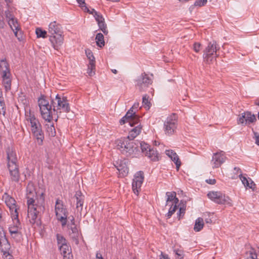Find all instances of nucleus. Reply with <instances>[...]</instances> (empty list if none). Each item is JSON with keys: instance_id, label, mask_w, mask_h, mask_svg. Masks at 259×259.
<instances>
[{"instance_id": "f257e3e1", "label": "nucleus", "mask_w": 259, "mask_h": 259, "mask_svg": "<svg viewBox=\"0 0 259 259\" xmlns=\"http://www.w3.org/2000/svg\"><path fill=\"white\" fill-rule=\"evenodd\" d=\"M26 198L28 207L27 217L32 224L36 222L39 214L45 211V195L43 192L36 191L34 184L29 182L26 187Z\"/></svg>"}, {"instance_id": "f03ea898", "label": "nucleus", "mask_w": 259, "mask_h": 259, "mask_svg": "<svg viewBox=\"0 0 259 259\" xmlns=\"http://www.w3.org/2000/svg\"><path fill=\"white\" fill-rule=\"evenodd\" d=\"M48 32L50 34L49 40L52 47L55 50H59L64 40L61 25L56 21L52 22L49 25Z\"/></svg>"}, {"instance_id": "7ed1b4c3", "label": "nucleus", "mask_w": 259, "mask_h": 259, "mask_svg": "<svg viewBox=\"0 0 259 259\" xmlns=\"http://www.w3.org/2000/svg\"><path fill=\"white\" fill-rule=\"evenodd\" d=\"M117 148L120 152L126 155H131L135 151H138V145L134 141L128 138H121L116 141Z\"/></svg>"}, {"instance_id": "20e7f679", "label": "nucleus", "mask_w": 259, "mask_h": 259, "mask_svg": "<svg viewBox=\"0 0 259 259\" xmlns=\"http://www.w3.org/2000/svg\"><path fill=\"white\" fill-rule=\"evenodd\" d=\"M220 49V46L215 41H210L203 50V58L206 64H211L219 56L217 52Z\"/></svg>"}, {"instance_id": "39448f33", "label": "nucleus", "mask_w": 259, "mask_h": 259, "mask_svg": "<svg viewBox=\"0 0 259 259\" xmlns=\"http://www.w3.org/2000/svg\"><path fill=\"white\" fill-rule=\"evenodd\" d=\"M38 103L42 118L48 122L53 119L52 104H49L46 97L41 95L38 99Z\"/></svg>"}, {"instance_id": "423d86ee", "label": "nucleus", "mask_w": 259, "mask_h": 259, "mask_svg": "<svg viewBox=\"0 0 259 259\" xmlns=\"http://www.w3.org/2000/svg\"><path fill=\"white\" fill-rule=\"evenodd\" d=\"M53 110L54 112H66L70 111V106L67 98L61 97L58 94L56 96L55 99L52 100Z\"/></svg>"}, {"instance_id": "0eeeda50", "label": "nucleus", "mask_w": 259, "mask_h": 259, "mask_svg": "<svg viewBox=\"0 0 259 259\" xmlns=\"http://www.w3.org/2000/svg\"><path fill=\"white\" fill-rule=\"evenodd\" d=\"M55 210L57 219L61 222L62 226L64 227L67 224L68 211L62 200L59 199L56 200Z\"/></svg>"}, {"instance_id": "6e6552de", "label": "nucleus", "mask_w": 259, "mask_h": 259, "mask_svg": "<svg viewBox=\"0 0 259 259\" xmlns=\"http://www.w3.org/2000/svg\"><path fill=\"white\" fill-rule=\"evenodd\" d=\"M178 126V118L175 114L168 116L164 122L163 130L166 135L174 134Z\"/></svg>"}, {"instance_id": "1a4fd4ad", "label": "nucleus", "mask_w": 259, "mask_h": 259, "mask_svg": "<svg viewBox=\"0 0 259 259\" xmlns=\"http://www.w3.org/2000/svg\"><path fill=\"white\" fill-rule=\"evenodd\" d=\"M208 197L212 201L219 204H226L232 206V201L229 196H226L220 191H210L207 194Z\"/></svg>"}, {"instance_id": "9d476101", "label": "nucleus", "mask_w": 259, "mask_h": 259, "mask_svg": "<svg viewBox=\"0 0 259 259\" xmlns=\"http://www.w3.org/2000/svg\"><path fill=\"white\" fill-rule=\"evenodd\" d=\"M152 77L144 72L136 79V87L140 92H144L152 83Z\"/></svg>"}, {"instance_id": "9b49d317", "label": "nucleus", "mask_w": 259, "mask_h": 259, "mask_svg": "<svg viewBox=\"0 0 259 259\" xmlns=\"http://www.w3.org/2000/svg\"><path fill=\"white\" fill-rule=\"evenodd\" d=\"M2 199L9 208L11 217L18 215L19 207L17 206L15 199L7 193H5L2 196Z\"/></svg>"}, {"instance_id": "f8f14e48", "label": "nucleus", "mask_w": 259, "mask_h": 259, "mask_svg": "<svg viewBox=\"0 0 259 259\" xmlns=\"http://www.w3.org/2000/svg\"><path fill=\"white\" fill-rule=\"evenodd\" d=\"M139 117L135 114V112L133 110V108H131L126 114L119 120V123L121 125L128 123L131 126H134L136 124L139 123Z\"/></svg>"}, {"instance_id": "ddd939ff", "label": "nucleus", "mask_w": 259, "mask_h": 259, "mask_svg": "<svg viewBox=\"0 0 259 259\" xmlns=\"http://www.w3.org/2000/svg\"><path fill=\"white\" fill-rule=\"evenodd\" d=\"M10 244L9 243L5 233L3 230L0 231V249L5 255V259H11L9 251L10 249Z\"/></svg>"}, {"instance_id": "4468645a", "label": "nucleus", "mask_w": 259, "mask_h": 259, "mask_svg": "<svg viewBox=\"0 0 259 259\" xmlns=\"http://www.w3.org/2000/svg\"><path fill=\"white\" fill-rule=\"evenodd\" d=\"M144 179V173L142 171H139L135 175L132 183V188L135 194L138 195L141 190Z\"/></svg>"}, {"instance_id": "2eb2a0df", "label": "nucleus", "mask_w": 259, "mask_h": 259, "mask_svg": "<svg viewBox=\"0 0 259 259\" xmlns=\"http://www.w3.org/2000/svg\"><path fill=\"white\" fill-rule=\"evenodd\" d=\"M226 157L225 152L221 151L214 153L211 161V164L213 168H218L225 161Z\"/></svg>"}, {"instance_id": "dca6fc26", "label": "nucleus", "mask_w": 259, "mask_h": 259, "mask_svg": "<svg viewBox=\"0 0 259 259\" xmlns=\"http://www.w3.org/2000/svg\"><path fill=\"white\" fill-rule=\"evenodd\" d=\"M25 119L27 121L26 124L30 128H32L36 126H39L40 124L38 120L35 117L33 112H31L29 109L28 110H25Z\"/></svg>"}, {"instance_id": "f3484780", "label": "nucleus", "mask_w": 259, "mask_h": 259, "mask_svg": "<svg viewBox=\"0 0 259 259\" xmlns=\"http://www.w3.org/2000/svg\"><path fill=\"white\" fill-rule=\"evenodd\" d=\"M238 124H250L256 120V117L254 114H252L250 112L247 111L242 113L238 118Z\"/></svg>"}, {"instance_id": "a211bd4d", "label": "nucleus", "mask_w": 259, "mask_h": 259, "mask_svg": "<svg viewBox=\"0 0 259 259\" xmlns=\"http://www.w3.org/2000/svg\"><path fill=\"white\" fill-rule=\"evenodd\" d=\"M12 223L9 227L10 234L22 233V225L18 218V215L11 217Z\"/></svg>"}, {"instance_id": "6ab92c4d", "label": "nucleus", "mask_w": 259, "mask_h": 259, "mask_svg": "<svg viewBox=\"0 0 259 259\" xmlns=\"http://www.w3.org/2000/svg\"><path fill=\"white\" fill-rule=\"evenodd\" d=\"M8 168L11 182L12 183H18L20 178L18 165H9L8 166Z\"/></svg>"}, {"instance_id": "aec40b11", "label": "nucleus", "mask_w": 259, "mask_h": 259, "mask_svg": "<svg viewBox=\"0 0 259 259\" xmlns=\"http://www.w3.org/2000/svg\"><path fill=\"white\" fill-rule=\"evenodd\" d=\"M33 136L35 137L36 142L38 145H41L42 144L44 139V133L41 130V124L39 126H36L30 129Z\"/></svg>"}, {"instance_id": "412c9836", "label": "nucleus", "mask_w": 259, "mask_h": 259, "mask_svg": "<svg viewBox=\"0 0 259 259\" xmlns=\"http://www.w3.org/2000/svg\"><path fill=\"white\" fill-rule=\"evenodd\" d=\"M7 166L18 165L16 152L12 148H9L7 150Z\"/></svg>"}, {"instance_id": "4be33fe9", "label": "nucleus", "mask_w": 259, "mask_h": 259, "mask_svg": "<svg viewBox=\"0 0 259 259\" xmlns=\"http://www.w3.org/2000/svg\"><path fill=\"white\" fill-rule=\"evenodd\" d=\"M8 22L9 26L14 32L15 36L19 40H20V38L22 37L21 31H20V27L18 24L17 20L16 18H14L9 20Z\"/></svg>"}, {"instance_id": "5701e85b", "label": "nucleus", "mask_w": 259, "mask_h": 259, "mask_svg": "<svg viewBox=\"0 0 259 259\" xmlns=\"http://www.w3.org/2000/svg\"><path fill=\"white\" fill-rule=\"evenodd\" d=\"M59 249L61 254L63 255L64 259L73 258V256L71 254V248L68 243L60 246Z\"/></svg>"}, {"instance_id": "b1692460", "label": "nucleus", "mask_w": 259, "mask_h": 259, "mask_svg": "<svg viewBox=\"0 0 259 259\" xmlns=\"http://www.w3.org/2000/svg\"><path fill=\"white\" fill-rule=\"evenodd\" d=\"M69 229L70 230L69 233L70 238L75 242L76 244L79 243V237L80 236V233L76 226H70L68 225Z\"/></svg>"}, {"instance_id": "393cba45", "label": "nucleus", "mask_w": 259, "mask_h": 259, "mask_svg": "<svg viewBox=\"0 0 259 259\" xmlns=\"http://www.w3.org/2000/svg\"><path fill=\"white\" fill-rule=\"evenodd\" d=\"M166 154L175 162L177 170L179 169L181 162L177 154L172 150L165 151Z\"/></svg>"}, {"instance_id": "a878e982", "label": "nucleus", "mask_w": 259, "mask_h": 259, "mask_svg": "<svg viewBox=\"0 0 259 259\" xmlns=\"http://www.w3.org/2000/svg\"><path fill=\"white\" fill-rule=\"evenodd\" d=\"M76 200V207L78 211L81 212L82 210V206L84 203V196L80 191H77L75 195Z\"/></svg>"}, {"instance_id": "bb28decb", "label": "nucleus", "mask_w": 259, "mask_h": 259, "mask_svg": "<svg viewBox=\"0 0 259 259\" xmlns=\"http://www.w3.org/2000/svg\"><path fill=\"white\" fill-rule=\"evenodd\" d=\"M141 129L142 126L141 124H139V122L138 124H136L135 127L131 130V131L129 132L127 138L133 141L134 139L140 134L141 131Z\"/></svg>"}, {"instance_id": "cd10ccee", "label": "nucleus", "mask_w": 259, "mask_h": 259, "mask_svg": "<svg viewBox=\"0 0 259 259\" xmlns=\"http://www.w3.org/2000/svg\"><path fill=\"white\" fill-rule=\"evenodd\" d=\"M11 73L7 74L5 73L4 74H2L3 78V84L6 91H10L11 88V79L10 78Z\"/></svg>"}, {"instance_id": "c85d7f7f", "label": "nucleus", "mask_w": 259, "mask_h": 259, "mask_svg": "<svg viewBox=\"0 0 259 259\" xmlns=\"http://www.w3.org/2000/svg\"><path fill=\"white\" fill-rule=\"evenodd\" d=\"M166 195L167 197L166 205L178 203L179 199L176 197V193L175 192H167L166 193Z\"/></svg>"}, {"instance_id": "c756f323", "label": "nucleus", "mask_w": 259, "mask_h": 259, "mask_svg": "<svg viewBox=\"0 0 259 259\" xmlns=\"http://www.w3.org/2000/svg\"><path fill=\"white\" fill-rule=\"evenodd\" d=\"M148 154H145V156H147L151 160L156 161L159 160L158 153L156 149L154 148L149 149Z\"/></svg>"}, {"instance_id": "7c9ffc66", "label": "nucleus", "mask_w": 259, "mask_h": 259, "mask_svg": "<svg viewBox=\"0 0 259 259\" xmlns=\"http://www.w3.org/2000/svg\"><path fill=\"white\" fill-rule=\"evenodd\" d=\"M239 177L245 187L252 188L253 186L255 185L251 179L248 178V180L245 177L243 176L242 174H239Z\"/></svg>"}, {"instance_id": "2f4dec72", "label": "nucleus", "mask_w": 259, "mask_h": 259, "mask_svg": "<svg viewBox=\"0 0 259 259\" xmlns=\"http://www.w3.org/2000/svg\"><path fill=\"white\" fill-rule=\"evenodd\" d=\"M0 69L1 70L2 74L7 73V74H10L9 66L8 62L5 59L1 60L0 61Z\"/></svg>"}, {"instance_id": "473e14b6", "label": "nucleus", "mask_w": 259, "mask_h": 259, "mask_svg": "<svg viewBox=\"0 0 259 259\" xmlns=\"http://www.w3.org/2000/svg\"><path fill=\"white\" fill-rule=\"evenodd\" d=\"M116 168L121 177L126 176L128 172V168L125 163L119 164L116 166Z\"/></svg>"}, {"instance_id": "72a5a7b5", "label": "nucleus", "mask_w": 259, "mask_h": 259, "mask_svg": "<svg viewBox=\"0 0 259 259\" xmlns=\"http://www.w3.org/2000/svg\"><path fill=\"white\" fill-rule=\"evenodd\" d=\"M203 226L204 222L203 219L201 218H198L195 221L194 230L196 232H199L203 228Z\"/></svg>"}, {"instance_id": "f704fd0d", "label": "nucleus", "mask_w": 259, "mask_h": 259, "mask_svg": "<svg viewBox=\"0 0 259 259\" xmlns=\"http://www.w3.org/2000/svg\"><path fill=\"white\" fill-rule=\"evenodd\" d=\"M97 45L102 48L105 45L104 36L101 33H98L96 36Z\"/></svg>"}, {"instance_id": "c9c22d12", "label": "nucleus", "mask_w": 259, "mask_h": 259, "mask_svg": "<svg viewBox=\"0 0 259 259\" xmlns=\"http://www.w3.org/2000/svg\"><path fill=\"white\" fill-rule=\"evenodd\" d=\"M56 239L58 247L60 246L64 245V244H68L67 241L65 237L60 234H56Z\"/></svg>"}, {"instance_id": "e433bc0d", "label": "nucleus", "mask_w": 259, "mask_h": 259, "mask_svg": "<svg viewBox=\"0 0 259 259\" xmlns=\"http://www.w3.org/2000/svg\"><path fill=\"white\" fill-rule=\"evenodd\" d=\"M136 144H137L138 146L139 144L140 145L142 152L144 155H145L146 153L147 154L149 149L151 148V147L149 146L148 144L145 143L144 142H138Z\"/></svg>"}, {"instance_id": "4c0bfd02", "label": "nucleus", "mask_w": 259, "mask_h": 259, "mask_svg": "<svg viewBox=\"0 0 259 259\" xmlns=\"http://www.w3.org/2000/svg\"><path fill=\"white\" fill-rule=\"evenodd\" d=\"M87 73L91 76L94 75L95 74V62L92 61L91 62H89Z\"/></svg>"}, {"instance_id": "58836bf2", "label": "nucleus", "mask_w": 259, "mask_h": 259, "mask_svg": "<svg viewBox=\"0 0 259 259\" xmlns=\"http://www.w3.org/2000/svg\"><path fill=\"white\" fill-rule=\"evenodd\" d=\"M46 130L49 136L54 137L56 135V131L53 124H47Z\"/></svg>"}, {"instance_id": "ea45409f", "label": "nucleus", "mask_w": 259, "mask_h": 259, "mask_svg": "<svg viewBox=\"0 0 259 259\" xmlns=\"http://www.w3.org/2000/svg\"><path fill=\"white\" fill-rule=\"evenodd\" d=\"M169 205L170 207L168 210V212L166 214V216L168 219H169L177 210L178 207V203H175V204H170Z\"/></svg>"}, {"instance_id": "a19ab883", "label": "nucleus", "mask_w": 259, "mask_h": 259, "mask_svg": "<svg viewBox=\"0 0 259 259\" xmlns=\"http://www.w3.org/2000/svg\"><path fill=\"white\" fill-rule=\"evenodd\" d=\"M35 33L37 37L46 38L47 37V32L46 30H42L41 28H37L35 30Z\"/></svg>"}, {"instance_id": "79ce46f5", "label": "nucleus", "mask_w": 259, "mask_h": 259, "mask_svg": "<svg viewBox=\"0 0 259 259\" xmlns=\"http://www.w3.org/2000/svg\"><path fill=\"white\" fill-rule=\"evenodd\" d=\"M10 235L11 238L16 242H20L23 239L22 233H11Z\"/></svg>"}, {"instance_id": "37998d69", "label": "nucleus", "mask_w": 259, "mask_h": 259, "mask_svg": "<svg viewBox=\"0 0 259 259\" xmlns=\"http://www.w3.org/2000/svg\"><path fill=\"white\" fill-rule=\"evenodd\" d=\"M176 259H183L184 257V251L182 249L175 248L174 250Z\"/></svg>"}, {"instance_id": "c03bdc74", "label": "nucleus", "mask_w": 259, "mask_h": 259, "mask_svg": "<svg viewBox=\"0 0 259 259\" xmlns=\"http://www.w3.org/2000/svg\"><path fill=\"white\" fill-rule=\"evenodd\" d=\"M142 103L145 108L149 109L151 106L150 102L149 101V96L147 95H145L143 97Z\"/></svg>"}, {"instance_id": "a18cd8bd", "label": "nucleus", "mask_w": 259, "mask_h": 259, "mask_svg": "<svg viewBox=\"0 0 259 259\" xmlns=\"http://www.w3.org/2000/svg\"><path fill=\"white\" fill-rule=\"evenodd\" d=\"M98 24L100 30H102L105 34H107L108 33V30L107 29V26L105 24V21L103 20V21L98 23Z\"/></svg>"}, {"instance_id": "49530a36", "label": "nucleus", "mask_w": 259, "mask_h": 259, "mask_svg": "<svg viewBox=\"0 0 259 259\" xmlns=\"http://www.w3.org/2000/svg\"><path fill=\"white\" fill-rule=\"evenodd\" d=\"M186 208L184 207H180L179 211L177 213L178 218L179 220L182 219L185 214Z\"/></svg>"}, {"instance_id": "de8ad7c7", "label": "nucleus", "mask_w": 259, "mask_h": 259, "mask_svg": "<svg viewBox=\"0 0 259 259\" xmlns=\"http://www.w3.org/2000/svg\"><path fill=\"white\" fill-rule=\"evenodd\" d=\"M94 16L98 23L104 20L103 16L98 12H96Z\"/></svg>"}, {"instance_id": "09e8293b", "label": "nucleus", "mask_w": 259, "mask_h": 259, "mask_svg": "<svg viewBox=\"0 0 259 259\" xmlns=\"http://www.w3.org/2000/svg\"><path fill=\"white\" fill-rule=\"evenodd\" d=\"M207 0H196L194 3L196 7H202L206 4Z\"/></svg>"}, {"instance_id": "8fccbe9b", "label": "nucleus", "mask_w": 259, "mask_h": 259, "mask_svg": "<svg viewBox=\"0 0 259 259\" xmlns=\"http://www.w3.org/2000/svg\"><path fill=\"white\" fill-rule=\"evenodd\" d=\"M85 53L87 57L90 60V62H91L92 61L95 62V58L93 55L92 52L90 50L86 51Z\"/></svg>"}, {"instance_id": "3c124183", "label": "nucleus", "mask_w": 259, "mask_h": 259, "mask_svg": "<svg viewBox=\"0 0 259 259\" xmlns=\"http://www.w3.org/2000/svg\"><path fill=\"white\" fill-rule=\"evenodd\" d=\"M6 14V17L8 20V21L10 20H12L14 18H15L13 15V14L12 13V12L9 10H7L5 12Z\"/></svg>"}, {"instance_id": "603ef678", "label": "nucleus", "mask_w": 259, "mask_h": 259, "mask_svg": "<svg viewBox=\"0 0 259 259\" xmlns=\"http://www.w3.org/2000/svg\"><path fill=\"white\" fill-rule=\"evenodd\" d=\"M201 45L199 42H195L193 45V50L196 53L200 51Z\"/></svg>"}, {"instance_id": "864d4df0", "label": "nucleus", "mask_w": 259, "mask_h": 259, "mask_svg": "<svg viewBox=\"0 0 259 259\" xmlns=\"http://www.w3.org/2000/svg\"><path fill=\"white\" fill-rule=\"evenodd\" d=\"M247 259H257L256 253L253 251H250Z\"/></svg>"}, {"instance_id": "5fc2aeb1", "label": "nucleus", "mask_w": 259, "mask_h": 259, "mask_svg": "<svg viewBox=\"0 0 259 259\" xmlns=\"http://www.w3.org/2000/svg\"><path fill=\"white\" fill-rule=\"evenodd\" d=\"M84 10L85 11H87L88 13H89L90 14H93L94 15V14H95V13L96 12H97V11H95V9H92L91 10L88 8V7L86 6H84Z\"/></svg>"}, {"instance_id": "6e6d98bb", "label": "nucleus", "mask_w": 259, "mask_h": 259, "mask_svg": "<svg viewBox=\"0 0 259 259\" xmlns=\"http://www.w3.org/2000/svg\"><path fill=\"white\" fill-rule=\"evenodd\" d=\"M205 182L207 184H210V185H214L216 183V180L215 179H209L206 180Z\"/></svg>"}, {"instance_id": "4d7b16f0", "label": "nucleus", "mask_w": 259, "mask_h": 259, "mask_svg": "<svg viewBox=\"0 0 259 259\" xmlns=\"http://www.w3.org/2000/svg\"><path fill=\"white\" fill-rule=\"evenodd\" d=\"M80 6L83 7L85 6V0H76Z\"/></svg>"}, {"instance_id": "13d9d810", "label": "nucleus", "mask_w": 259, "mask_h": 259, "mask_svg": "<svg viewBox=\"0 0 259 259\" xmlns=\"http://www.w3.org/2000/svg\"><path fill=\"white\" fill-rule=\"evenodd\" d=\"M255 143L259 146V135L257 133H254Z\"/></svg>"}, {"instance_id": "bf43d9fd", "label": "nucleus", "mask_w": 259, "mask_h": 259, "mask_svg": "<svg viewBox=\"0 0 259 259\" xmlns=\"http://www.w3.org/2000/svg\"><path fill=\"white\" fill-rule=\"evenodd\" d=\"M234 170L235 173L236 174L239 175L240 174H242L241 170L240 168H239V167H235L234 168Z\"/></svg>"}, {"instance_id": "052dcab7", "label": "nucleus", "mask_w": 259, "mask_h": 259, "mask_svg": "<svg viewBox=\"0 0 259 259\" xmlns=\"http://www.w3.org/2000/svg\"><path fill=\"white\" fill-rule=\"evenodd\" d=\"M70 221H71V224H68V225H70V226H76L75 224V221H74V218L73 216H71V219L70 220Z\"/></svg>"}, {"instance_id": "680f3d73", "label": "nucleus", "mask_w": 259, "mask_h": 259, "mask_svg": "<svg viewBox=\"0 0 259 259\" xmlns=\"http://www.w3.org/2000/svg\"><path fill=\"white\" fill-rule=\"evenodd\" d=\"M96 259H104L102 254L100 252H97L96 255Z\"/></svg>"}, {"instance_id": "e2e57ef3", "label": "nucleus", "mask_w": 259, "mask_h": 259, "mask_svg": "<svg viewBox=\"0 0 259 259\" xmlns=\"http://www.w3.org/2000/svg\"><path fill=\"white\" fill-rule=\"evenodd\" d=\"M159 259H169L167 255H164L162 253H161V256H160Z\"/></svg>"}, {"instance_id": "0e129e2a", "label": "nucleus", "mask_w": 259, "mask_h": 259, "mask_svg": "<svg viewBox=\"0 0 259 259\" xmlns=\"http://www.w3.org/2000/svg\"><path fill=\"white\" fill-rule=\"evenodd\" d=\"M5 2L7 3V5H8L9 4L11 3L12 2V0H5Z\"/></svg>"}, {"instance_id": "69168bd1", "label": "nucleus", "mask_w": 259, "mask_h": 259, "mask_svg": "<svg viewBox=\"0 0 259 259\" xmlns=\"http://www.w3.org/2000/svg\"><path fill=\"white\" fill-rule=\"evenodd\" d=\"M205 222L206 223H210L211 222V220L210 219H206Z\"/></svg>"}, {"instance_id": "338daca9", "label": "nucleus", "mask_w": 259, "mask_h": 259, "mask_svg": "<svg viewBox=\"0 0 259 259\" xmlns=\"http://www.w3.org/2000/svg\"><path fill=\"white\" fill-rule=\"evenodd\" d=\"M111 71L114 74H116L117 73V71L116 69H112Z\"/></svg>"}, {"instance_id": "774afa93", "label": "nucleus", "mask_w": 259, "mask_h": 259, "mask_svg": "<svg viewBox=\"0 0 259 259\" xmlns=\"http://www.w3.org/2000/svg\"><path fill=\"white\" fill-rule=\"evenodd\" d=\"M138 106H139V104L138 103H137V104L135 103L132 108H133L134 107H135V108H138Z\"/></svg>"}]
</instances>
